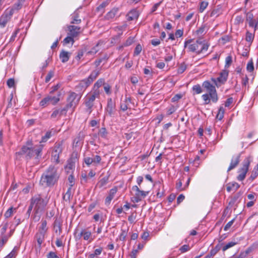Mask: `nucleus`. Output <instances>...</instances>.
<instances>
[{"label":"nucleus","mask_w":258,"mask_h":258,"mask_svg":"<svg viewBox=\"0 0 258 258\" xmlns=\"http://www.w3.org/2000/svg\"><path fill=\"white\" fill-rule=\"evenodd\" d=\"M43 145L40 144L33 146L32 141L26 142V145L23 146L21 151L18 154L24 155L27 160L34 158L36 161H39L42 156V151Z\"/></svg>","instance_id":"obj_1"},{"label":"nucleus","mask_w":258,"mask_h":258,"mask_svg":"<svg viewBox=\"0 0 258 258\" xmlns=\"http://www.w3.org/2000/svg\"><path fill=\"white\" fill-rule=\"evenodd\" d=\"M202 87L207 92L202 96L205 105L210 104L211 101L215 103L218 102L219 97L216 89L217 87L214 84H212L208 80L205 81L202 84Z\"/></svg>","instance_id":"obj_2"},{"label":"nucleus","mask_w":258,"mask_h":258,"mask_svg":"<svg viewBox=\"0 0 258 258\" xmlns=\"http://www.w3.org/2000/svg\"><path fill=\"white\" fill-rule=\"evenodd\" d=\"M59 177L57 169L53 166H50L42 174L40 184L46 186H52Z\"/></svg>","instance_id":"obj_3"},{"label":"nucleus","mask_w":258,"mask_h":258,"mask_svg":"<svg viewBox=\"0 0 258 258\" xmlns=\"http://www.w3.org/2000/svg\"><path fill=\"white\" fill-rule=\"evenodd\" d=\"M209 45L206 40L200 38L195 42H193L192 39L185 41L184 47V48L187 47L188 51L196 52L197 54H199L207 51Z\"/></svg>","instance_id":"obj_4"},{"label":"nucleus","mask_w":258,"mask_h":258,"mask_svg":"<svg viewBox=\"0 0 258 258\" xmlns=\"http://www.w3.org/2000/svg\"><path fill=\"white\" fill-rule=\"evenodd\" d=\"M81 97L82 95L80 93L77 94L74 92H69L67 98V103L65 107L68 109L73 108L74 110L79 104Z\"/></svg>","instance_id":"obj_5"},{"label":"nucleus","mask_w":258,"mask_h":258,"mask_svg":"<svg viewBox=\"0 0 258 258\" xmlns=\"http://www.w3.org/2000/svg\"><path fill=\"white\" fill-rule=\"evenodd\" d=\"M63 141L56 142L52 147L51 152V160L56 163L59 162V155L63 150Z\"/></svg>","instance_id":"obj_6"},{"label":"nucleus","mask_w":258,"mask_h":258,"mask_svg":"<svg viewBox=\"0 0 258 258\" xmlns=\"http://www.w3.org/2000/svg\"><path fill=\"white\" fill-rule=\"evenodd\" d=\"M31 201L34 206L35 205L34 210L36 213H38L43 210L48 203V200L42 198L40 195L32 198Z\"/></svg>","instance_id":"obj_7"},{"label":"nucleus","mask_w":258,"mask_h":258,"mask_svg":"<svg viewBox=\"0 0 258 258\" xmlns=\"http://www.w3.org/2000/svg\"><path fill=\"white\" fill-rule=\"evenodd\" d=\"M228 75V70H223L220 72L218 77L211 78V80L217 88H219L225 84L227 81Z\"/></svg>","instance_id":"obj_8"},{"label":"nucleus","mask_w":258,"mask_h":258,"mask_svg":"<svg viewBox=\"0 0 258 258\" xmlns=\"http://www.w3.org/2000/svg\"><path fill=\"white\" fill-rule=\"evenodd\" d=\"M61 93L58 92L56 96H53L49 93V95L44 98L40 102V105L45 107L50 104L52 105L56 104L60 100Z\"/></svg>","instance_id":"obj_9"},{"label":"nucleus","mask_w":258,"mask_h":258,"mask_svg":"<svg viewBox=\"0 0 258 258\" xmlns=\"http://www.w3.org/2000/svg\"><path fill=\"white\" fill-rule=\"evenodd\" d=\"M132 190L135 192L134 197V202L138 203L145 198L150 192V190H145L141 189L137 185H134L132 187Z\"/></svg>","instance_id":"obj_10"},{"label":"nucleus","mask_w":258,"mask_h":258,"mask_svg":"<svg viewBox=\"0 0 258 258\" xmlns=\"http://www.w3.org/2000/svg\"><path fill=\"white\" fill-rule=\"evenodd\" d=\"M75 237L76 239H80L82 237L84 240L88 241L89 242H91L94 239L91 232L86 229H82L77 235H75Z\"/></svg>","instance_id":"obj_11"},{"label":"nucleus","mask_w":258,"mask_h":258,"mask_svg":"<svg viewBox=\"0 0 258 258\" xmlns=\"http://www.w3.org/2000/svg\"><path fill=\"white\" fill-rule=\"evenodd\" d=\"M46 234L37 232L34 236V239L36 242L35 244L36 250L40 251L42 248V244L44 241Z\"/></svg>","instance_id":"obj_12"},{"label":"nucleus","mask_w":258,"mask_h":258,"mask_svg":"<svg viewBox=\"0 0 258 258\" xmlns=\"http://www.w3.org/2000/svg\"><path fill=\"white\" fill-rule=\"evenodd\" d=\"M13 15V10L7 9L0 17V26L5 27Z\"/></svg>","instance_id":"obj_13"},{"label":"nucleus","mask_w":258,"mask_h":258,"mask_svg":"<svg viewBox=\"0 0 258 258\" xmlns=\"http://www.w3.org/2000/svg\"><path fill=\"white\" fill-rule=\"evenodd\" d=\"M99 74L100 72L99 71H93L87 78L81 81V84H84L85 87H87L96 79Z\"/></svg>","instance_id":"obj_14"},{"label":"nucleus","mask_w":258,"mask_h":258,"mask_svg":"<svg viewBox=\"0 0 258 258\" xmlns=\"http://www.w3.org/2000/svg\"><path fill=\"white\" fill-rule=\"evenodd\" d=\"M252 161V157L250 156H249L246 157L243 162H242V166L239 169L238 172L246 174L247 172L248 171L249 167L250 164L251 162Z\"/></svg>","instance_id":"obj_15"},{"label":"nucleus","mask_w":258,"mask_h":258,"mask_svg":"<svg viewBox=\"0 0 258 258\" xmlns=\"http://www.w3.org/2000/svg\"><path fill=\"white\" fill-rule=\"evenodd\" d=\"M105 111L107 114L109 116H112L115 111V103L111 98L107 99V106L105 108Z\"/></svg>","instance_id":"obj_16"},{"label":"nucleus","mask_w":258,"mask_h":258,"mask_svg":"<svg viewBox=\"0 0 258 258\" xmlns=\"http://www.w3.org/2000/svg\"><path fill=\"white\" fill-rule=\"evenodd\" d=\"M78 161V154L76 153H73L71 158L68 160L67 165L66 168L69 170H72L75 167V163Z\"/></svg>","instance_id":"obj_17"},{"label":"nucleus","mask_w":258,"mask_h":258,"mask_svg":"<svg viewBox=\"0 0 258 258\" xmlns=\"http://www.w3.org/2000/svg\"><path fill=\"white\" fill-rule=\"evenodd\" d=\"M240 154L233 155L231 159L230 165L227 169V172L235 168L240 162Z\"/></svg>","instance_id":"obj_18"},{"label":"nucleus","mask_w":258,"mask_h":258,"mask_svg":"<svg viewBox=\"0 0 258 258\" xmlns=\"http://www.w3.org/2000/svg\"><path fill=\"white\" fill-rule=\"evenodd\" d=\"M68 109L64 106L63 108L55 109L51 114V118H60L62 115H66Z\"/></svg>","instance_id":"obj_19"},{"label":"nucleus","mask_w":258,"mask_h":258,"mask_svg":"<svg viewBox=\"0 0 258 258\" xmlns=\"http://www.w3.org/2000/svg\"><path fill=\"white\" fill-rule=\"evenodd\" d=\"M95 99H94V97H91L89 95L87 96L85 101V105L87 107L86 111L89 114L92 111V108L94 106V102Z\"/></svg>","instance_id":"obj_20"},{"label":"nucleus","mask_w":258,"mask_h":258,"mask_svg":"<svg viewBox=\"0 0 258 258\" xmlns=\"http://www.w3.org/2000/svg\"><path fill=\"white\" fill-rule=\"evenodd\" d=\"M68 29L69 31L68 35L74 37H77L81 32V27L75 25L68 26Z\"/></svg>","instance_id":"obj_21"},{"label":"nucleus","mask_w":258,"mask_h":258,"mask_svg":"<svg viewBox=\"0 0 258 258\" xmlns=\"http://www.w3.org/2000/svg\"><path fill=\"white\" fill-rule=\"evenodd\" d=\"M85 137L84 133L82 132H79L73 141L74 146L78 147L82 146L83 144V141Z\"/></svg>","instance_id":"obj_22"},{"label":"nucleus","mask_w":258,"mask_h":258,"mask_svg":"<svg viewBox=\"0 0 258 258\" xmlns=\"http://www.w3.org/2000/svg\"><path fill=\"white\" fill-rule=\"evenodd\" d=\"M117 190V188L116 187H114L111 188L109 191L108 196L106 198L105 200V204L107 206L110 205L111 201L114 197L115 195L116 194Z\"/></svg>","instance_id":"obj_23"},{"label":"nucleus","mask_w":258,"mask_h":258,"mask_svg":"<svg viewBox=\"0 0 258 258\" xmlns=\"http://www.w3.org/2000/svg\"><path fill=\"white\" fill-rule=\"evenodd\" d=\"M240 187V185L236 182H229L226 184V190L228 192L236 191Z\"/></svg>","instance_id":"obj_24"},{"label":"nucleus","mask_w":258,"mask_h":258,"mask_svg":"<svg viewBox=\"0 0 258 258\" xmlns=\"http://www.w3.org/2000/svg\"><path fill=\"white\" fill-rule=\"evenodd\" d=\"M55 133V130L52 128L49 131H48L45 134V135L42 137L41 140L40 142L41 143L46 142L49 139H50L53 135Z\"/></svg>","instance_id":"obj_25"},{"label":"nucleus","mask_w":258,"mask_h":258,"mask_svg":"<svg viewBox=\"0 0 258 258\" xmlns=\"http://www.w3.org/2000/svg\"><path fill=\"white\" fill-rule=\"evenodd\" d=\"M131 97H127L126 96L124 100L120 103V109L123 111H126L128 109L130 104L131 103Z\"/></svg>","instance_id":"obj_26"},{"label":"nucleus","mask_w":258,"mask_h":258,"mask_svg":"<svg viewBox=\"0 0 258 258\" xmlns=\"http://www.w3.org/2000/svg\"><path fill=\"white\" fill-rule=\"evenodd\" d=\"M71 53L62 50L59 54V58L63 63L67 62L70 58Z\"/></svg>","instance_id":"obj_27"},{"label":"nucleus","mask_w":258,"mask_h":258,"mask_svg":"<svg viewBox=\"0 0 258 258\" xmlns=\"http://www.w3.org/2000/svg\"><path fill=\"white\" fill-rule=\"evenodd\" d=\"M48 228L47 227V221L45 219H42L40 222V226L37 232L46 234Z\"/></svg>","instance_id":"obj_28"},{"label":"nucleus","mask_w":258,"mask_h":258,"mask_svg":"<svg viewBox=\"0 0 258 258\" xmlns=\"http://www.w3.org/2000/svg\"><path fill=\"white\" fill-rule=\"evenodd\" d=\"M118 12V8H113L112 10H111L109 12L107 13V14L105 16V18L106 20H109L113 18H114Z\"/></svg>","instance_id":"obj_29"},{"label":"nucleus","mask_w":258,"mask_h":258,"mask_svg":"<svg viewBox=\"0 0 258 258\" xmlns=\"http://www.w3.org/2000/svg\"><path fill=\"white\" fill-rule=\"evenodd\" d=\"M72 21L71 22V24H79L81 22V19L80 18L79 14L77 12L75 11L71 16Z\"/></svg>","instance_id":"obj_30"},{"label":"nucleus","mask_w":258,"mask_h":258,"mask_svg":"<svg viewBox=\"0 0 258 258\" xmlns=\"http://www.w3.org/2000/svg\"><path fill=\"white\" fill-rule=\"evenodd\" d=\"M139 14L138 12L135 10L131 11L127 14V20L132 21L138 18Z\"/></svg>","instance_id":"obj_31"},{"label":"nucleus","mask_w":258,"mask_h":258,"mask_svg":"<svg viewBox=\"0 0 258 258\" xmlns=\"http://www.w3.org/2000/svg\"><path fill=\"white\" fill-rule=\"evenodd\" d=\"M202 87V86H201L200 84L194 85L192 87V94L195 95L201 93L203 92Z\"/></svg>","instance_id":"obj_32"},{"label":"nucleus","mask_w":258,"mask_h":258,"mask_svg":"<svg viewBox=\"0 0 258 258\" xmlns=\"http://www.w3.org/2000/svg\"><path fill=\"white\" fill-rule=\"evenodd\" d=\"M108 177L105 176L101 179L97 184V186H98L99 188H101L107 184L108 182Z\"/></svg>","instance_id":"obj_33"},{"label":"nucleus","mask_w":258,"mask_h":258,"mask_svg":"<svg viewBox=\"0 0 258 258\" xmlns=\"http://www.w3.org/2000/svg\"><path fill=\"white\" fill-rule=\"evenodd\" d=\"M73 184H71L70 186L68 188L67 192L63 196V200H64L66 201H70L71 197L72 196L71 190H72V187L73 186Z\"/></svg>","instance_id":"obj_34"},{"label":"nucleus","mask_w":258,"mask_h":258,"mask_svg":"<svg viewBox=\"0 0 258 258\" xmlns=\"http://www.w3.org/2000/svg\"><path fill=\"white\" fill-rule=\"evenodd\" d=\"M240 196L241 193L238 192L234 197L231 198L230 201L229 202V206L230 207H233Z\"/></svg>","instance_id":"obj_35"},{"label":"nucleus","mask_w":258,"mask_h":258,"mask_svg":"<svg viewBox=\"0 0 258 258\" xmlns=\"http://www.w3.org/2000/svg\"><path fill=\"white\" fill-rule=\"evenodd\" d=\"M258 176V164L254 167L249 179L252 181Z\"/></svg>","instance_id":"obj_36"},{"label":"nucleus","mask_w":258,"mask_h":258,"mask_svg":"<svg viewBox=\"0 0 258 258\" xmlns=\"http://www.w3.org/2000/svg\"><path fill=\"white\" fill-rule=\"evenodd\" d=\"M105 83V79L103 78H100L94 84L93 88H96V89H99V88L102 86H103Z\"/></svg>","instance_id":"obj_37"},{"label":"nucleus","mask_w":258,"mask_h":258,"mask_svg":"<svg viewBox=\"0 0 258 258\" xmlns=\"http://www.w3.org/2000/svg\"><path fill=\"white\" fill-rule=\"evenodd\" d=\"M9 239V236L6 235H1V239L0 240V251L2 249L3 246L7 242Z\"/></svg>","instance_id":"obj_38"},{"label":"nucleus","mask_w":258,"mask_h":258,"mask_svg":"<svg viewBox=\"0 0 258 258\" xmlns=\"http://www.w3.org/2000/svg\"><path fill=\"white\" fill-rule=\"evenodd\" d=\"M103 250V248L102 247H99V248L96 249L94 250V253H90L88 255V258H94L95 256H97L100 255Z\"/></svg>","instance_id":"obj_39"},{"label":"nucleus","mask_w":258,"mask_h":258,"mask_svg":"<svg viewBox=\"0 0 258 258\" xmlns=\"http://www.w3.org/2000/svg\"><path fill=\"white\" fill-rule=\"evenodd\" d=\"M74 38V37H73L72 36L69 35V36H68L63 39L62 41L63 45L68 44L70 43H71L73 45L75 42Z\"/></svg>","instance_id":"obj_40"},{"label":"nucleus","mask_w":258,"mask_h":258,"mask_svg":"<svg viewBox=\"0 0 258 258\" xmlns=\"http://www.w3.org/2000/svg\"><path fill=\"white\" fill-rule=\"evenodd\" d=\"M100 94V91L99 89L93 88L92 92L89 94V95L91 97H94V99H95L96 98H99Z\"/></svg>","instance_id":"obj_41"},{"label":"nucleus","mask_w":258,"mask_h":258,"mask_svg":"<svg viewBox=\"0 0 258 258\" xmlns=\"http://www.w3.org/2000/svg\"><path fill=\"white\" fill-rule=\"evenodd\" d=\"M98 135L102 138L106 139L108 135V132L105 127H101L99 132Z\"/></svg>","instance_id":"obj_42"},{"label":"nucleus","mask_w":258,"mask_h":258,"mask_svg":"<svg viewBox=\"0 0 258 258\" xmlns=\"http://www.w3.org/2000/svg\"><path fill=\"white\" fill-rule=\"evenodd\" d=\"M225 113V109L222 106H220L219 108L218 113L216 115V118L221 120L223 119L224 117V114Z\"/></svg>","instance_id":"obj_43"},{"label":"nucleus","mask_w":258,"mask_h":258,"mask_svg":"<svg viewBox=\"0 0 258 258\" xmlns=\"http://www.w3.org/2000/svg\"><path fill=\"white\" fill-rule=\"evenodd\" d=\"M22 7V4L21 3V0H19L17 3H15L12 8H11L10 10H13V13H14L15 10H19L21 9Z\"/></svg>","instance_id":"obj_44"},{"label":"nucleus","mask_w":258,"mask_h":258,"mask_svg":"<svg viewBox=\"0 0 258 258\" xmlns=\"http://www.w3.org/2000/svg\"><path fill=\"white\" fill-rule=\"evenodd\" d=\"M209 5V3L208 2L206 1H202L200 4V8H199V12L200 13H202L204 12V11L207 8Z\"/></svg>","instance_id":"obj_45"},{"label":"nucleus","mask_w":258,"mask_h":258,"mask_svg":"<svg viewBox=\"0 0 258 258\" xmlns=\"http://www.w3.org/2000/svg\"><path fill=\"white\" fill-rule=\"evenodd\" d=\"M237 244V242L231 241L230 242H228L225 245H224L222 249L223 251H226L227 249L230 248V247H233V246Z\"/></svg>","instance_id":"obj_46"},{"label":"nucleus","mask_w":258,"mask_h":258,"mask_svg":"<svg viewBox=\"0 0 258 258\" xmlns=\"http://www.w3.org/2000/svg\"><path fill=\"white\" fill-rule=\"evenodd\" d=\"M186 64L183 62L181 63L177 69V73L179 74H182L186 69Z\"/></svg>","instance_id":"obj_47"},{"label":"nucleus","mask_w":258,"mask_h":258,"mask_svg":"<svg viewBox=\"0 0 258 258\" xmlns=\"http://www.w3.org/2000/svg\"><path fill=\"white\" fill-rule=\"evenodd\" d=\"M221 244H217L214 249H212L210 251V254L211 256H213L216 254L221 249Z\"/></svg>","instance_id":"obj_48"},{"label":"nucleus","mask_w":258,"mask_h":258,"mask_svg":"<svg viewBox=\"0 0 258 258\" xmlns=\"http://www.w3.org/2000/svg\"><path fill=\"white\" fill-rule=\"evenodd\" d=\"M134 41V38L132 37H130L127 38V39L125 41V42L123 43V44L121 46L123 47H126L132 45Z\"/></svg>","instance_id":"obj_49"},{"label":"nucleus","mask_w":258,"mask_h":258,"mask_svg":"<svg viewBox=\"0 0 258 258\" xmlns=\"http://www.w3.org/2000/svg\"><path fill=\"white\" fill-rule=\"evenodd\" d=\"M176 188L179 191H182L185 190V187H182V183L181 180L178 179L176 183Z\"/></svg>","instance_id":"obj_50"},{"label":"nucleus","mask_w":258,"mask_h":258,"mask_svg":"<svg viewBox=\"0 0 258 258\" xmlns=\"http://www.w3.org/2000/svg\"><path fill=\"white\" fill-rule=\"evenodd\" d=\"M246 70L249 72H252L254 70V66L252 59L247 64Z\"/></svg>","instance_id":"obj_51"},{"label":"nucleus","mask_w":258,"mask_h":258,"mask_svg":"<svg viewBox=\"0 0 258 258\" xmlns=\"http://www.w3.org/2000/svg\"><path fill=\"white\" fill-rule=\"evenodd\" d=\"M253 38L254 35L252 33L249 32H246L245 38V40L246 41L251 42L253 41Z\"/></svg>","instance_id":"obj_52"},{"label":"nucleus","mask_w":258,"mask_h":258,"mask_svg":"<svg viewBox=\"0 0 258 258\" xmlns=\"http://www.w3.org/2000/svg\"><path fill=\"white\" fill-rule=\"evenodd\" d=\"M104 90L107 95H110L111 93V86L107 83H105L103 85Z\"/></svg>","instance_id":"obj_53"},{"label":"nucleus","mask_w":258,"mask_h":258,"mask_svg":"<svg viewBox=\"0 0 258 258\" xmlns=\"http://www.w3.org/2000/svg\"><path fill=\"white\" fill-rule=\"evenodd\" d=\"M88 175L86 173H82L81 177V182L82 184H85L88 182Z\"/></svg>","instance_id":"obj_54"},{"label":"nucleus","mask_w":258,"mask_h":258,"mask_svg":"<svg viewBox=\"0 0 258 258\" xmlns=\"http://www.w3.org/2000/svg\"><path fill=\"white\" fill-rule=\"evenodd\" d=\"M206 26L204 25H202L197 31L196 33L197 35H203L205 31Z\"/></svg>","instance_id":"obj_55"},{"label":"nucleus","mask_w":258,"mask_h":258,"mask_svg":"<svg viewBox=\"0 0 258 258\" xmlns=\"http://www.w3.org/2000/svg\"><path fill=\"white\" fill-rule=\"evenodd\" d=\"M92 158H93V164L95 165H97V164H99L100 163V161L101 160V157L99 155H95Z\"/></svg>","instance_id":"obj_56"},{"label":"nucleus","mask_w":258,"mask_h":258,"mask_svg":"<svg viewBox=\"0 0 258 258\" xmlns=\"http://www.w3.org/2000/svg\"><path fill=\"white\" fill-rule=\"evenodd\" d=\"M142 49V46L140 44H138L135 49V51L134 52V55H139L141 53Z\"/></svg>","instance_id":"obj_57"},{"label":"nucleus","mask_w":258,"mask_h":258,"mask_svg":"<svg viewBox=\"0 0 258 258\" xmlns=\"http://www.w3.org/2000/svg\"><path fill=\"white\" fill-rule=\"evenodd\" d=\"M127 235V232L125 230L121 229V232L119 235V239L121 241H124L125 240L126 236Z\"/></svg>","instance_id":"obj_58"},{"label":"nucleus","mask_w":258,"mask_h":258,"mask_svg":"<svg viewBox=\"0 0 258 258\" xmlns=\"http://www.w3.org/2000/svg\"><path fill=\"white\" fill-rule=\"evenodd\" d=\"M108 5V3L107 2H103L101 4H100L97 8V10L98 11H101V13H103L104 11H103V9L104 8H105Z\"/></svg>","instance_id":"obj_59"},{"label":"nucleus","mask_w":258,"mask_h":258,"mask_svg":"<svg viewBox=\"0 0 258 258\" xmlns=\"http://www.w3.org/2000/svg\"><path fill=\"white\" fill-rule=\"evenodd\" d=\"M17 255V251L15 249V248H14L12 251L8 254L7 255H6L4 258H13L15 257Z\"/></svg>","instance_id":"obj_60"},{"label":"nucleus","mask_w":258,"mask_h":258,"mask_svg":"<svg viewBox=\"0 0 258 258\" xmlns=\"http://www.w3.org/2000/svg\"><path fill=\"white\" fill-rule=\"evenodd\" d=\"M53 76L54 72L52 71H49L45 77V82L46 83H48L50 80V79L53 77Z\"/></svg>","instance_id":"obj_61"},{"label":"nucleus","mask_w":258,"mask_h":258,"mask_svg":"<svg viewBox=\"0 0 258 258\" xmlns=\"http://www.w3.org/2000/svg\"><path fill=\"white\" fill-rule=\"evenodd\" d=\"M190 249V247L188 244H184L182 245L180 248L179 250L181 253L185 252Z\"/></svg>","instance_id":"obj_62"},{"label":"nucleus","mask_w":258,"mask_h":258,"mask_svg":"<svg viewBox=\"0 0 258 258\" xmlns=\"http://www.w3.org/2000/svg\"><path fill=\"white\" fill-rule=\"evenodd\" d=\"M14 209L13 207L10 208L5 213V216L6 218L10 217L13 213Z\"/></svg>","instance_id":"obj_63"},{"label":"nucleus","mask_w":258,"mask_h":258,"mask_svg":"<svg viewBox=\"0 0 258 258\" xmlns=\"http://www.w3.org/2000/svg\"><path fill=\"white\" fill-rule=\"evenodd\" d=\"M47 258H59L57 254L53 251H50L47 254Z\"/></svg>","instance_id":"obj_64"}]
</instances>
